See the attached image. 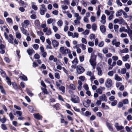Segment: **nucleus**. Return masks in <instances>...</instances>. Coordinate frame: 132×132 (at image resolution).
I'll return each mask as SVG.
<instances>
[{
  "instance_id": "f257e3e1",
  "label": "nucleus",
  "mask_w": 132,
  "mask_h": 132,
  "mask_svg": "<svg viewBox=\"0 0 132 132\" xmlns=\"http://www.w3.org/2000/svg\"><path fill=\"white\" fill-rule=\"evenodd\" d=\"M96 56L94 53L91 54L90 59L89 60V62L93 66H95L96 65Z\"/></svg>"
},
{
  "instance_id": "f03ea898",
  "label": "nucleus",
  "mask_w": 132,
  "mask_h": 132,
  "mask_svg": "<svg viewBox=\"0 0 132 132\" xmlns=\"http://www.w3.org/2000/svg\"><path fill=\"white\" fill-rule=\"evenodd\" d=\"M4 35L5 38L8 40L9 43L12 44L13 43V37L12 34H10L9 35V38L8 37L7 34L6 32L4 33Z\"/></svg>"
},
{
  "instance_id": "7ed1b4c3",
  "label": "nucleus",
  "mask_w": 132,
  "mask_h": 132,
  "mask_svg": "<svg viewBox=\"0 0 132 132\" xmlns=\"http://www.w3.org/2000/svg\"><path fill=\"white\" fill-rule=\"evenodd\" d=\"M70 100L74 103H78L79 102V98L77 96L74 95H71Z\"/></svg>"
},
{
  "instance_id": "20e7f679",
  "label": "nucleus",
  "mask_w": 132,
  "mask_h": 132,
  "mask_svg": "<svg viewBox=\"0 0 132 132\" xmlns=\"http://www.w3.org/2000/svg\"><path fill=\"white\" fill-rule=\"evenodd\" d=\"M105 84L106 87L110 88L112 84V80L110 79H107L105 81Z\"/></svg>"
},
{
  "instance_id": "39448f33",
  "label": "nucleus",
  "mask_w": 132,
  "mask_h": 132,
  "mask_svg": "<svg viewBox=\"0 0 132 132\" xmlns=\"http://www.w3.org/2000/svg\"><path fill=\"white\" fill-rule=\"evenodd\" d=\"M77 71L78 74H81L85 71V69L83 67L78 65L77 67Z\"/></svg>"
},
{
  "instance_id": "423d86ee",
  "label": "nucleus",
  "mask_w": 132,
  "mask_h": 132,
  "mask_svg": "<svg viewBox=\"0 0 132 132\" xmlns=\"http://www.w3.org/2000/svg\"><path fill=\"white\" fill-rule=\"evenodd\" d=\"M69 50L68 49L65 48L63 47H61L59 49L60 51L63 54H67Z\"/></svg>"
},
{
  "instance_id": "0eeeda50",
  "label": "nucleus",
  "mask_w": 132,
  "mask_h": 132,
  "mask_svg": "<svg viewBox=\"0 0 132 132\" xmlns=\"http://www.w3.org/2000/svg\"><path fill=\"white\" fill-rule=\"evenodd\" d=\"M41 6V7L40 8V13L41 15H44L45 14V12H46L47 9L44 4L42 5Z\"/></svg>"
},
{
  "instance_id": "6e6552de",
  "label": "nucleus",
  "mask_w": 132,
  "mask_h": 132,
  "mask_svg": "<svg viewBox=\"0 0 132 132\" xmlns=\"http://www.w3.org/2000/svg\"><path fill=\"white\" fill-rule=\"evenodd\" d=\"M30 24V22L28 20H24L23 22L21 23L22 27L26 28L27 26H29Z\"/></svg>"
},
{
  "instance_id": "1a4fd4ad",
  "label": "nucleus",
  "mask_w": 132,
  "mask_h": 132,
  "mask_svg": "<svg viewBox=\"0 0 132 132\" xmlns=\"http://www.w3.org/2000/svg\"><path fill=\"white\" fill-rule=\"evenodd\" d=\"M106 125L109 130L110 131H112L113 130L112 124L109 122L108 120L106 121Z\"/></svg>"
},
{
  "instance_id": "9d476101",
  "label": "nucleus",
  "mask_w": 132,
  "mask_h": 132,
  "mask_svg": "<svg viewBox=\"0 0 132 132\" xmlns=\"http://www.w3.org/2000/svg\"><path fill=\"white\" fill-rule=\"evenodd\" d=\"M43 31L44 32L46 33V35H49L51 34V31L50 28L48 29V28H45L43 29Z\"/></svg>"
},
{
  "instance_id": "9b49d317",
  "label": "nucleus",
  "mask_w": 132,
  "mask_h": 132,
  "mask_svg": "<svg viewBox=\"0 0 132 132\" xmlns=\"http://www.w3.org/2000/svg\"><path fill=\"white\" fill-rule=\"evenodd\" d=\"M113 45H115L116 47L119 46L120 45V43L119 42H117L116 39H114L112 41Z\"/></svg>"
},
{
  "instance_id": "f8f14e48",
  "label": "nucleus",
  "mask_w": 132,
  "mask_h": 132,
  "mask_svg": "<svg viewBox=\"0 0 132 132\" xmlns=\"http://www.w3.org/2000/svg\"><path fill=\"white\" fill-rule=\"evenodd\" d=\"M99 99L101 101H103L104 102H106L107 101L106 96L105 94H103L102 96H100Z\"/></svg>"
},
{
  "instance_id": "ddd939ff",
  "label": "nucleus",
  "mask_w": 132,
  "mask_h": 132,
  "mask_svg": "<svg viewBox=\"0 0 132 132\" xmlns=\"http://www.w3.org/2000/svg\"><path fill=\"white\" fill-rule=\"evenodd\" d=\"M53 45L54 47H57L59 45V43L55 40H52Z\"/></svg>"
},
{
  "instance_id": "4468645a",
  "label": "nucleus",
  "mask_w": 132,
  "mask_h": 132,
  "mask_svg": "<svg viewBox=\"0 0 132 132\" xmlns=\"http://www.w3.org/2000/svg\"><path fill=\"white\" fill-rule=\"evenodd\" d=\"M123 11L122 9H120L116 13V17H118L121 16L122 15Z\"/></svg>"
},
{
  "instance_id": "2eb2a0df",
  "label": "nucleus",
  "mask_w": 132,
  "mask_h": 132,
  "mask_svg": "<svg viewBox=\"0 0 132 132\" xmlns=\"http://www.w3.org/2000/svg\"><path fill=\"white\" fill-rule=\"evenodd\" d=\"M33 115L35 118L38 120H42V117L39 113L34 114Z\"/></svg>"
},
{
  "instance_id": "dca6fc26",
  "label": "nucleus",
  "mask_w": 132,
  "mask_h": 132,
  "mask_svg": "<svg viewBox=\"0 0 132 132\" xmlns=\"http://www.w3.org/2000/svg\"><path fill=\"white\" fill-rule=\"evenodd\" d=\"M106 17L104 14L102 15L101 17V19L102 20L100 21V22L103 24H105L106 22Z\"/></svg>"
},
{
  "instance_id": "f3484780",
  "label": "nucleus",
  "mask_w": 132,
  "mask_h": 132,
  "mask_svg": "<svg viewBox=\"0 0 132 132\" xmlns=\"http://www.w3.org/2000/svg\"><path fill=\"white\" fill-rule=\"evenodd\" d=\"M96 69L98 71V75L100 76L102 75L103 72L100 67H97Z\"/></svg>"
},
{
  "instance_id": "a211bd4d",
  "label": "nucleus",
  "mask_w": 132,
  "mask_h": 132,
  "mask_svg": "<svg viewBox=\"0 0 132 132\" xmlns=\"http://www.w3.org/2000/svg\"><path fill=\"white\" fill-rule=\"evenodd\" d=\"M19 78L23 80L27 81V77L24 75L22 74H21V76L19 77Z\"/></svg>"
},
{
  "instance_id": "6ab92c4d",
  "label": "nucleus",
  "mask_w": 132,
  "mask_h": 132,
  "mask_svg": "<svg viewBox=\"0 0 132 132\" xmlns=\"http://www.w3.org/2000/svg\"><path fill=\"white\" fill-rule=\"evenodd\" d=\"M100 29L102 33L105 32L106 30V28L104 26L102 25L100 27Z\"/></svg>"
},
{
  "instance_id": "aec40b11",
  "label": "nucleus",
  "mask_w": 132,
  "mask_h": 132,
  "mask_svg": "<svg viewBox=\"0 0 132 132\" xmlns=\"http://www.w3.org/2000/svg\"><path fill=\"white\" fill-rule=\"evenodd\" d=\"M114 78L117 81H120L122 80V78L118 76V75L117 74L115 75Z\"/></svg>"
},
{
  "instance_id": "412c9836",
  "label": "nucleus",
  "mask_w": 132,
  "mask_h": 132,
  "mask_svg": "<svg viewBox=\"0 0 132 132\" xmlns=\"http://www.w3.org/2000/svg\"><path fill=\"white\" fill-rule=\"evenodd\" d=\"M78 89L79 90H81L82 88V82L81 81L78 80Z\"/></svg>"
},
{
  "instance_id": "4be33fe9",
  "label": "nucleus",
  "mask_w": 132,
  "mask_h": 132,
  "mask_svg": "<svg viewBox=\"0 0 132 132\" xmlns=\"http://www.w3.org/2000/svg\"><path fill=\"white\" fill-rule=\"evenodd\" d=\"M114 13V11H111V14L108 17V19L109 20H110L112 19L113 17V14Z\"/></svg>"
},
{
  "instance_id": "5701e85b",
  "label": "nucleus",
  "mask_w": 132,
  "mask_h": 132,
  "mask_svg": "<svg viewBox=\"0 0 132 132\" xmlns=\"http://www.w3.org/2000/svg\"><path fill=\"white\" fill-rule=\"evenodd\" d=\"M21 31H22V33L25 35H29V34H27V31L25 29L23 28H21Z\"/></svg>"
},
{
  "instance_id": "b1692460",
  "label": "nucleus",
  "mask_w": 132,
  "mask_h": 132,
  "mask_svg": "<svg viewBox=\"0 0 132 132\" xmlns=\"http://www.w3.org/2000/svg\"><path fill=\"white\" fill-rule=\"evenodd\" d=\"M129 57V55L128 54H127L122 57V60L124 61H127Z\"/></svg>"
},
{
  "instance_id": "393cba45",
  "label": "nucleus",
  "mask_w": 132,
  "mask_h": 132,
  "mask_svg": "<svg viewBox=\"0 0 132 132\" xmlns=\"http://www.w3.org/2000/svg\"><path fill=\"white\" fill-rule=\"evenodd\" d=\"M120 51L121 53H128L129 52V51L128 48H125L122 50H120Z\"/></svg>"
},
{
  "instance_id": "a878e982",
  "label": "nucleus",
  "mask_w": 132,
  "mask_h": 132,
  "mask_svg": "<svg viewBox=\"0 0 132 132\" xmlns=\"http://www.w3.org/2000/svg\"><path fill=\"white\" fill-rule=\"evenodd\" d=\"M32 48L31 49L29 48L27 50V52L28 54L30 55H31L33 52H34Z\"/></svg>"
},
{
  "instance_id": "bb28decb",
  "label": "nucleus",
  "mask_w": 132,
  "mask_h": 132,
  "mask_svg": "<svg viewBox=\"0 0 132 132\" xmlns=\"http://www.w3.org/2000/svg\"><path fill=\"white\" fill-rule=\"evenodd\" d=\"M69 89L72 90H74L75 89V87L73 84H70L69 87Z\"/></svg>"
},
{
  "instance_id": "cd10ccee",
  "label": "nucleus",
  "mask_w": 132,
  "mask_h": 132,
  "mask_svg": "<svg viewBox=\"0 0 132 132\" xmlns=\"http://www.w3.org/2000/svg\"><path fill=\"white\" fill-rule=\"evenodd\" d=\"M16 38L20 39L21 37V34L18 32H16Z\"/></svg>"
},
{
  "instance_id": "c85d7f7f",
  "label": "nucleus",
  "mask_w": 132,
  "mask_h": 132,
  "mask_svg": "<svg viewBox=\"0 0 132 132\" xmlns=\"http://www.w3.org/2000/svg\"><path fill=\"white\" fill-rule=\"evenodd\" d=\"M0 73L1 75L3 77H5L6 76V74L3 70L0 69Z\"/></svg>"
},
{
  "instance_id": "c756f323",
  "label": "nucleus",
  "mask_w": 132,
  "mask_h": 132,
  "mask_svg": "<svg viewBox=\"0 0 132 132\" xmlns=\"http://www.w3.org/2000/svg\"><path fill=\"white\" fill-rule=\"evenodd\" d=\"M92 28L94 31H95L97 29V25L95 23L93 24L92 26Z\"/></svg>"
},
{
  "instance_id": "7c9ffc66",
  "label": "nucleus",
  "mask_w": 132,
  "mask_h": 132,
  "mask_svg": "<svg viewBox=\"0 0 132 132\" xmlns=\"http://www.w3.org/2000/svg\"><path fill=\"white\" fill-rule=\"evenodd\" d=\"M74 16L77 19L80 20L81 19V17L79 16L78 13H74Z\"/></svg>"
},
{
  "instance_id": "2f4dec72",
  "label": "nucleus",
  "mask_w": 132,
  "mask_h": 132,
  "mask_svg": "<svg viewBox=\"0 0 132 132\" xmlns=\"http://www.w3.org/2000/svg\"><path fill=\"white\" fill-rule=\"evenodd\" d=\"M48 94V91H42L39 94V96H43L45 94Z\"/></svg>"
},
{
  "instance_id": "473e14b6",
  "label": "nucleus",
  "mask_w": 132,
  "mask_h": 132,
  "mask_svg": "<svg viewBox=\"0 0 132 132\" xmlns=\"http://www.w3.org/2000/svg\"><path fill=\"white\" fill-rule=\"evenodd\" d=\"M58 26L59 27H61L62 26L63 22L61 20H59L57 22Z\"/></svg>"
},
{
  "instance_id": "72a5a7b5",
  "label": "nucleus",
  "mask_w": 132,
  "mask_h": 132,
  "mask_svg": "<svg viewBox=\"0 0 132 132\" xmlns=\"http://www.w3.org/2000/svg\"><path fill=\"white\" fill-rule=\"evenodd\" d=\"M6 79L7 80V84L10 86L11 85V82L10 78L8 77H6Z\"/></svg>"
},
{
  "instance_id": "f704fd0d",
  "label": "nucleus",
  "mask_w": 132,
  "mask_h": 132,
  "mask_svg": "<svg viewBox=\"0 0 132 132\" xmlns=\"http://www.w3.org/2000/svg\"><path fill=\"white\" fill-rule=\"evenodd\" d=\"M22 113V112L20 111H16L14 114V115H16V114L18 115L20 117L21 116Z\"/></svg>"
},
{
  "instance_id": "c9c22d12",
  "label": "nucleus",
  "mask_w": 132,
  "mask_h": 132,
  "mask_svg": "<svg viewBox=\"0 0 132 132\" xmlns=\"http://www.w3.org/2000/svg\"><path fill=\"white\" fill-rule=\"evenodd\" d=\"M128 34L129 36L130 37L131 39L132 40V30L131 29H130Z\"/></svg>"
},
{
  "instance_id": "e433bc0d",
  "label": "nucleus",
  "mask_w": 132,
  "mask_h": 132,
  "mask_svg": "<svg viewBox=\"0 0 132 132\" xmlns=\"http://www.w3.org/2000/svg\"><path fill=\"white\" fill-rule=\"evenodd\" d=\"M102 51L104 54L107 53L108 52V48L107 47L104 48L103 49Z\"/></svg>"
},
{
  "instance_id": "4c0bfd02",
  "label": "nucleus",
  "mask_w": 132,
  "mask_h": 132,
  "mask_svg": "<svg viewBox=\"0 0 132 132\" xmlns=\"http://www.w3.org/2000/svg\"><path fill=\"white\" fill-rule=\"evenodd\" d=\"M19 3L22 5V6L24 7H26V5H27L26 3H24V2L22 0H20L19 1Z\"/></svg>"
},
{
  "instance_id": "58836bf2",
  "label": "nucleus",
  "mask_w": 132,
  "mask_h": 132,
  "mask_svg": "<svg viewBox=\"0 0 132 132\" xmlns=\"http://www.w3.org/2000/svg\"><path fill=\"white\" fill-rule=\"evenodd\" d=\"M9 115L10 119L11 120H12L14 118V116L12 112H10L9 113Z\"/></svg>"
},
{
  "instance_id": "ea45409f",
  "label": "nucleus",
  "mask_w": 132,
  "mask_h": 132,
  "mask_svg": "<svg viewBox=\"0 0 132 132\" xmlns=\"http://www.w3.org/2000/svg\"><path fill=\"white\" fill-rule=\"evenodd\" d=\"M126 69L125 68H122L121 70V73L122 74H124L126 73Z\"/></svg>"
},
{
  "instance_id": "a19ab883",
  "label": "nucleus",
  "mask_w": 132,
  "mask_h": 132,
  "mask_svg": "<svg viewBox=\"0 0 132 132\" xmlns=\"http://www.w3.org/2000/svg\"><path fill=\"white\" fill-rule=\"evenodd\" d=\"M79 45H80V46L81 47L82 50H85L86 49V47L85 45L82 44H81Z\"/></svg>"
},
{
  "instance_id": "79ce46f5",
  "label": "nucleus",
  "mask_w": 132,
  "mask_h": 132,
  "mask_svg": "<svg viewBox=\"0 0 132 132\" xmlns=\"http://www.w3.org/2000/svg\"><path fill=\"white\" fill-rule=\"evenodd\" d=\"M119 23L120 24H122L123 22H124V20L122 18H121L119 19Z\"/></svg>"
},
{
  "instance_id": "37998d69",
  "label": "nucleus",
  "mask_w": 132,
  "mask_h": 132,
  "mask_svg": "<svg viewBox=\"0 0 132 132\" xmlns=\"http://www.w3.org/2000/svg\"><path fill=\"white\" fill-rule=\"evenodd\" d=\"M83 87L86 90L88 91L89 88L88 85L85 84L84 85Z\"/></svg>"
},
{
  "instance_id": "c03bdc74",
  "label": "nucleus",
  "mask_w": 132,
  "mask_h": 132,
  "mask_svg": "<svg viewBox=\"0 0 132 132\" xmlns=\"http://www.w3.org/2000/svg\"><path fill=\"white\" fill-rule=\"evenodd\" d=\"M72 63L73 64H77L78 63V60L77 58H75L73 61H72Z\"/></svg>"
},
{
  "instance_id": "a18cd8bd",
  "label": "nucleus",
  "mask_w": 132,
  "mask_h": 132,
  "mask_svg": "<svg viewBox=\"0 0 132 132\" xmlns=\"http://www.w3.org/2000/svg\"><path fill=\"white\" fill-rule=\"evenodd\" d=\"M68 56L69 57V58L70 59H72V58H73V56L72 55L71 52V51H70V50H69V52H68Z\"/></svg>"
},
{
  "instance_id": "49530a36",
  "label": "nucleus",
  "mask_w": 132,
  "mask_h": 132,
  "mask_svg": "<svg viewBox=\"0 0 132 132\" xmlns=\"http://www.w3.org/2000/svg\"><path fill=\"white\" fill-rule=\"evenodd\" d=\"M35 24L37 26H38L40 25V22L38 20H36L35 22Z\"/></svg>"
},
{
  "instance_id": "de8ad7c7",
  "label": "nucleus",
  "mask_w": 132,
  "mask_h": 132,
  "mask_svg": "<svg viewBox=\"0 0 132 132\" xmlns=\"http://www.w3.org/2000/svg\"><path fill=\"white\" fill-rule=\"evenodd\" d=\"M55 78L59 79L60 78V76L59 73L57 72H56L55 73Z\"/></svg>"
},
{
  "instance_id": "09e8293b",
  "label": "nucleus",
  "mask_w": 132,
  "mask_h": 132,
  "mask_svg": "<svg viewBox=\"0 0 132 132\" xmlns=\"http://www.w3.org/2000/svg\"><path fill=\"white\" fill-rule=\"evenodd\" d=\"M2 128L4 130L7 129V128L5 125L2 124L1 125Z\"/></svg>"
},
{
  "instance_id": "8fccbe9b",
  "label": "nucleus",
  "mask_w": 132,
  "mask_h": 132,
  "mask_svg": "<svg viewBox=\"0 0 132 132\" xmlns=\"http://www.w3.org/2000/svg\"><path fill=\"white\" fill-rule=\"evenodd\" d=\"M95 79V76L93 74H92V76H90V80L91 82L93 81Z\"/></svg>"
},
{
  "instance_id": "3c124183",
  "label": "nucleus",
  "mask_w": 132,
  "mask_h": 132,
  "mask_svg": "<svg viewBox=\"0 0 132 132\" xmlns=\"http://www.w3.org/2000/svg\"><path fill=\"white\" fill-rule=\"evenodd\" d=\"M116 64V62H113L112 63V64L111 65L109 69H112L113 67Z\"/></svg>"
},
{
  "instance_id": "603ef678",
  "label": "nucleus",
  "mask_w": 132,
  "mask_h": 132,
  "mask_svg": "<svg viewBox=\"0 0 132 132\" xmlns=\"http://www.w3.org/2000/svg\"><path fill=\"white\" fill-rule=\"evenodd\" d=\"M33 47L35 50H36L38 48L39 45L37 44H35L34 45Z\"/></svg>"
},
{
  "instance_id": "864d4df0",
  "label": "nucleus",
  "mask_w": 132,
  "mask_h": 132,
  "mask_svg": "<svg viewBox=\"0 0 132 132\" xmlns=\"http://www.w3.org/2000/svg\"><path fill=\"white\" fill-rule=\"evenodd\" d=\"M104 44V42L103 41L100 42L98 44V46L100 47H102L103 46Z\"/></svg>"
},
{
  "instance_id": "5fc2aeb1",
  "label": "nucleus",
  "mask_w": 132,
  "mask_h": 132,
  "mask_svg": "<svg viewBox=\"0 0 132 132\" xmlns=\"http://www.w3.org/2000/svg\"><path fill=\"white\" fill-rule=\"evenodd\" d=\"M95 35L93 34H90L89 36V38L91 40H92L93 39H95Z\"/></svg>"
},
{
  "instance_id": "6e6d98bb",
  "label": "nucleus",
  "mask_w": 132,
  "mask_h": 132,
  "mask_svg": "<svg viewBox=\"0 0 132 132\" xmlns=\"http://www.w3.org/2000/svg\"><path fill=\"white\" fill-rule=\"evenodd\" d=\"M53 21V20L52 19H48L47 20V23L48 24L51 23Z\"/></svg>"
},
{
  "instance_id": "4d7b16f0",
  "label": "nucleus",
  "mask_w": 132,
  "mask_h": 132,
  "mask_svg": "<svg viewBox=\"0 0 132 132\" xmlns=\"http://www.w3.org/2000/svg\"><path fill=\"white\" fill-rule=\"evenodd\" d=\"M108 75L110 77L113 76V72L112 71H111L109 72L108 73Z\"/></svg>"
},
{
  "instance_id": "13d9d810",
  "label": "nucleus",
  "mask_w": 132,
  "mask_h": 132,
  "mask_svg": "<svg viewBox=\"0 0 132 132\" xmlns=\"http://www.w3.org/2000/svg\"><path fill=\"white\" fill-rule=\"evenodd\" d=\"M6 20L7 22L9 23H11L12 22V19L11 18H6Z\"/></svg>"
},
{
  "instance_id": "bf43d9fd",
  "label": "nucleus",
  "mask_w": 132,
  "mask_h": 132,
  "mask_svg": "<svg viewBox=\"0 0 132 132\" xmlns=\"http://www.w3.org/2000/svg\"><path fill=\"white\" fill-rule=\"evenodd\" d=\"M91 114V113L90 112L88 111H87L86 112L85 115L86 116H90Z\"/></svg>"
},
{
  "instance_id": "052dcab7",
  "label": "nucleus",
  "mask_w": 132,
  "mask_h": 132,
  "mask_svg": "<svg viewBox=\"0 0 132 132\" xmlns=\"http://www.w3.org/2000/svg\"><path fill=\"white\" fill-rule=\"evenodd\" d=\"M89 33V31L88 30H86L84 32L82 33V34L84 35H87Z\"/></svg>"
},
{
  "instance_id": "680f3d73",
  "label": "nucleus",
  "mask_w": 132,
  "mask_h": 132,
  "mask_svg": "<svg viewBox=\"0 0 132 132\" xmlns=\"http://www.w3.org/2000/svg\"><path fill=\"white\" fill-rule=\"evenodd\" d=\"M79 34L77 32H75L74 33V35L72 36V38H78V37Z\"/></svg>"
},
{
  "instance_id": "e2e57ef3",
  "label": "nucleus",
  "mask_w": 132,
  "mask_h": 132,
  "mask_svg": "<svg viewBox=\"0 0 132 132\" xmlns=\"http://www.w3.org/2000/svg\"><path fill=\"white\" fill-rule=\"evenodd\" d=\"M79 79L82 81H84L85 80V77L83 76H81L79 77Z\"/></svg>"
},
{
  "instance_id": "0e129e2a",
  "label": "nucleus",
  "mask_w": 132,
  "mask_h": 132,
  "mask_svg": "<svg viewBox=\"0 0 132 132\" xmlns=\"http://www.w3.org/2000/svg\"><path fill=\"white\" fill-rule=\"evenodd\" d=\"M105 13L107 15H109L111 14V11H109L108 10H106L105 11Z\"/></svg>"
},
{
  "instance_id": "69168bd1",
  "label": "nucleus",
  "mask_w": 132,
  "mask_h": 132,
  "mask_svg": "<svg viewBox=\"0 0 132 132\" xmlns=\"http://www.w3.org/2000/svg\"><path fill=\"white\" fill-rule=\"evenodd\" d=\"M88 44L89 46L93 47L94 46V43L93 42H89L88 43Z\"/></svg>"
},
{
  "instance_id": "338daca9",
  "label": "nucleus",
  "mask_w": 132,
  "mask_h": 132,
  "mask_svg": "<svg viewBox=\"0 0 132 132\" xmlns=\"http://www.w3.org/2000/svg\"><path fill=\"white\" fill-rule=\"evenodd\" d=\"M63 2L64 4H66L67 5H69L70 4V2L69 0H64Z\"/></svg>"
},
{
  "instance_id": "774afa93",
  "label": "nucleus",
  "mask_w": 132,
  "mask_h": 132,
  "mask_svg": "<svg viewBox=\"0 0 132 132\" xmlns=\"http://www.w3.org/2000/svg\"><path fill=\"white\" fill-rule=\"evenodd\" d=\"M122 64V62L121 60H118L117 62V64L119 66L121 65Z\"/></svg>"
}]
</instances>
